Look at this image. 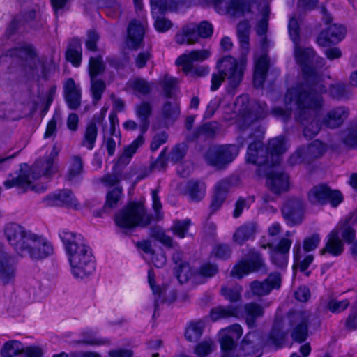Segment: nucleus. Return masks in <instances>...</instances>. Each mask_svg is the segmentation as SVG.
<instances>
[{"mask_svg": "<svg viewBox=\"0 0 357 357\" xmlns=\"http://www.w3.org/2000/svg\"><path fill=\"white\" fill-rule=\"evenodd\" d=\"M287 109L275 107L272 113L278 118L286 121L290 116L289 110L295 108L296 120L303 126V135L307 138L314 137L320 130L321 124L317 119V110L323 105L320 94L305 93L301 89H289L285 96Z\"/></svg>", "mask_w": 357, "mask_h": 357, "instance_id": "nucleus-1", "label": "nucleus"}, {"mask_svg": "<svg viewBox=\"0 0 357 357\" xmlns=\"http://www.w3.org/2000/svg\"><path fill=\"white\" fill-rule=\"evenodd\" d=\"M4 236L17 254L22 257H29L38 261L53 254V245L46 238L18 224H7L4 228Z\"/></svg>", "mask_w": 357, "mask_h": 357, "instance_id": "nucleus-2", "label": "nucleus"}, {"mask_svg": "<svg viewBox=\"0 0 357 357\" xmlns=\"http://www.w3.org/2000/svg\"><path fill=\"white\" fill-rule=\"evenodd\" d=\"M61 151L60 147L54 144L48 155L38 159L31 167L24 165L21 167L20 174L17 177L8 179L4 182L7 188L19 187L27 190H32L36 192H41L47 188V185L36 183L39 179L50 181L59 170L56 160Z\"/></svg>", "mask_w": 357, "mask_h": 357, "instance_id": "nucleus-3", "label": "nucleus"}, {"mask_svg": "<svg viewBox=\"0 0 357 357\" xmlns=\"http://www.w3.org/2000/svg\"><path fill=\"white\" fill-rule=\"evenodd\" d=\"M59 237L64 245L73 276L84 279L91 275L95 271V262L91 249L84 237L67 229L60 231Z\"/></svg>", "mask_w": 357, "mask_h": 357, "instance_id": "nucleus-4", "label": "nucleus"}, {"mask_svg": "<svg viewBox=\"0 0 357 357\" xmlns=\"http://www.w3.org/2000/svg\"><path fill=\"white\" fill-rule=\"evenodd\" d=\"M357 221V208L350 217L340 220L336 227L328 234L325 247L320 250L321 255L328 253L332 256H339L344 251V242L351 243L356 237V231L350 222Z\"/></svg>", "mask_w": 357, "mask_h": 357, "instance_id": "nucleus-5", "label": "nucleus"}, {"mask_svg": "<svg viewBox=\"0 0 357 357\" xmlns=\"http://www.w3.org/2000/svg\"><path fill=\"white\" fill-rule=\"evenodd\" d=\"M267 155L264 156L265 150L259 141L249 145L247 152V160L259 166L264 165H275L280 161V155L287 150L284 138L278 137L269 141Z\"/></svg>", "mask_w": 357, "mask_h": 357, "instance_id": "nucleus-6", "label": "nucleus"}, {"mask_svg": "<svg viewBox=\"0 0 357 357\" xmlns=\"http://www.w3.org/2000/svg\"><path fill=\"white\" fill-rule=\"evenodd\" d=\"M266 107L264 102L250 100L247 96H241L234 103L235 122L241 129H244L255 121L265 117L267 114Z\"/></svg>", "mask_w": 357, "mask_h": 357, "instance_id": "nucleus-7", "label": "nucleus"}, {"mask_svg": "<svg viewBox=\"0 0 357 357\" xmlns=\"http://www.w3.org/2000/svg\"><path fill=\"white\" fill-rule=\"evenodd\" d=\"M289 33L294 43V56L298 63L302 67V70L305 81H311L314 84L317 74L311 66V63L314 57V52L312 48L303 49L299 46V25L298 20L291 17L289 22Z\"/></svg>", "mask_w": 357, "mask_h": 357, "instance_id": "nucleus-8", "label": "nucleus"}, {"mask_svg": "<svg viewBox=\"0 0 357 357\" xmlns=\"http://www.w3.org/2000/svg\"><path fill=\"white\" fill-rule=\"evenodd\" d=\"M143 205L132 203L121 211L115 218L116 224L121 228L130 229L137 226L145 227L151 222Z\"/></svg>", "mask_w": 357, "mask_h": 357, "instance_id": "nucleus-9", "label": "nucleus"}, {"mask_svg": "<svg viewBox=\"0 0 357 357\" xmlns=\"http://www.w3.org/2000/svg\"><path fill=\"white\" fill-rule=\"evenodd\" d=\"M245 63L246 60L243 56L238 63L235 58L231 56H225L218 61V70L227 81L229 91L234 90L241 82Z\"/></svg>", "mask_w": 357, "mask_h": 357, "instance_id": "nucleus-10", "label": "nucleus"}, {"mask_svg": "<svg viewBox=\"0 0 357 357\" xmlns=\"http://www.w3.org/2000/svg\"><path fill=\"white\" fill-rule=\"evenodd\" d=\"M152 105L147 101H142L135 107V114L139 121V129L141 134L132 143L124 150L123 156L130 158L144 142L143 135L148 130L150 125V117L152 114Z\"/></svg>", "mask_w": 357, "mask_h": 357, "instance_id": "nucleus-11", "label": "nucleus"}, {"mask_svg": "<svg viewBox=\"0 0 357 357\" xmlns=\"http://www.w3.org/2000/svg\"><path fill=\"white\" fill-rule=\"evenodd\" d=\"M213 33L212 24L206 21L199 25L190 23L185 25L175 36L176 42L179 45H192L198 42L199 38H207Z\"/></svg>", "mask_w": 357, "mask_h": 357, "instance_id": "nucleus-12", "label": "nucleus"}, {"mask_svg": "<svg viewBox=\"0 0 357 357\" xmlns=\"http://www.w3.org/2000/svg\"><path fill=\"white\" fill-rule=\"evenodd\" d=\"M150 3L155 29L159 32L168 31L172 26V23L164 15L167 12L176 11L178 3L174 0H151Z\"/></svg>", "mask_w": 357, "mask_h": 357, "instance_id": "nucleus-13", "label": "nucleus"}, {"mask_svg": "<svg viewBox=\"0 0 357 357\" xmlns=\"http://www.w3.org/2000/svg\"><path fill=\"white\" fill-rule=\"evenodd\" d=\"M309 202L315 205H324L329 203L337 207L343 201V195L337 190H332L326 184L314 186L307 194Z\"/></svg>", "mask_w": 357, "mask_h": 357, "instance_id": "nucleus-14", "label": "nucleus"}, {"mask_svg": "<svg viewBox=\"0 0 357 357\" xmlns=\"http://www.w3.org/2000/svg\"><path fill=\"white\" fill-rule=\"evenodd\" d=\"M238 152L239 148L234 144L215 145L208 149L205 158L210 165L221 168L231 162Z\"/></svg>", "mask_w": 357, "mask_h": 357, "instance_id": "nucleus-15", "label": "nucleus"}, {"mask_svg": "<svg viewBox=\"0 0 357 357\" xmlns=\"http://www.w3.org/2000/svg\"><path fill=\"white\" fill-rule=\"evenodd\" d=\"M243 334L239 324H233L219 332V339L223 354L221 357H238L236 353V342Z\"/></svg>", "mask_w": 357, "mask_h": 357, "instance_id": "nucleus-16", "label": "nucleus"}, {"mask_svg": "<svg viewBox=\"0 0 357 357\" xmlns=\"http://www.w3.org/2000/svg\"><path fill=\"white\" fill-rule=\"evenodd\" d=\"M259 271H266L264 260L258 252H251L247 259H241L234 266L231 275L241 278L250 273Z\"/></svg>", "mask_w": 357, "mask_h": 357, "instance_id": "nucleus-17", "label": "nucleus"}, {"mask_svg": "<svg viewBox=\"0 0 357 357\" xmlns=\"http://www.w3.org/2000/svg\"><path fill=\"white\" fill-rule=\"evenodd\" d=\"M310 314L308 312L300 311L289 314V320L291 326V336L298 342H304L307 337V323Z\"/></svg>", "mask_w": 357, "mask_h": 357, "instance_id": "nucleus-18", "label": "nucleus"}, {"mask_svg": "<svg viewBox=\"0 0 357 357\" xmlns=\"http://www.w3.org/2000/svg\"><path fill=\"white\" fill-rule=\"evenodd\" d=\"M326 150V145L319 140L312 142L307 147L299 148L289 158L292 165L308 162L323 155Z\"/></svg>", "mask_w": 357, "mask_h": 357, "instance_id": "nucleus-19", "label": "nucleus"}, {"mask_svg": "<svg viewBox=\"0 0 357 357\" xmlns=\"http://www.w3.org/2000/svg\"><path fill=\"white\" fill-rule=\"evenodd\" d=\"M287 223L290 226L299 225L304 217V202L298 197L288 199L282 209Z\"/></svg>", "mask_w": 357, "mask_h": 357, "instance_id": "nucleus-20", "label": "nucleus"}, {"mask_svg": "<svg viewBox=\"0 0 357 357\" xmlns=\"http://www.w3.org/2000/svg\"><path fill=\"white\" fill-rule=\"evenodd\" d=\"M252 3L253 0H218L215 7L220 14L240 17L250 12Z\"/></svg>", "mask_w": 357, "mask_h": 357, "instance_id": "nucleus-21", "label": "nucleus"}, {"mask_svg": "<svg viewBox=\"0 0 357 357\" xmlns=\"http://www.w3.org/2000/svg\"><path fill=\"white\" fill-rule=\"evenodd\" d=\"M312 60L313 61L311 63V66L317 74V77L314 82V84L312 85L311 81H305L304 83H301L297 86L291 88V89H302L307 94H320V96H321L324 93L326 92V88L322 83V79L319 75L318 69L324 66L325 61L323 58L317 56L315 54Z\"/></svg>", "mask_w": 357, "mask_h": 357, "instance_id": "nucleus-22", "label": "nucleus"}, {"mask_svg": "<svg viewBox=\"0 0 357 357\" xmlns=\"http://www.w3.org/2000/svg\"><path fill=\"white\" fill-rule=\"evenodd\" d=\"M147 26L145 19L132 20L128 26L126 46L129 49L137 50L143 43L144 36Z\"/></svg>", "mask_w": 357, "mask_h": 357, "instance_id": "nucleus-23", "label": "nucleus"}, {"mask_svg": "<svg viewBox=\"0 0 357 357\" xmlns=\"http://www.w3.org/2000/svg\"><path fill=\"white\" fill-rule=\"evenodd\" d=\"M17 257L0 248V281L4 284L12 282L16 275Z\"/></svg>", "mask_w": 357, "mask_h": 357, "instance_id": "nucleus-24", "label": "nucleus"}, {"mask_svg": "<svg viewBox=\"0 0 357 357\" xmlns=\"http://www.w3.org/2000/svg\"><path fill=\"white\" fill-rule=\"evenodd\" d=\"M211 56L208 49L189 51L179 56L176 64L182 68V70L188 74L194 68V62H203Z\"/></svg>", "mask_w": 357, "mask_h": 357, "instance_id": "nucleus-25", "label": "nucleus"}, {"mask_svg": "<svg viewBox=\"0 0 357 357\" xmlns=\"http://www.w3.org/2000/svg\"><path fill=\"white\" fill-rule=\"evenodd\" d=\"M284 337L281 336L279 339L273 337V333L271 336L265 342L261 335L256 332H249L243 338L242 342V349L248 352H255L262 349L266 344L278 345Z\"/></svg>", "mask_w": 357, "mask_h": 357, "instance_id": "nucleus-26", "label": "nucleus"}, {"mask_svg": "<svg viewBox=\"0 0 357 357\" xmlns=\"http://www.w3.org/2000/svg\"><path fill=\"white\" fill-rule=\"evenodd\" d=\"M43 202L47 206H66L75 208L77 200L69 190H62L51 193L43 198Z\"/></svg>", "mask_w": 357, "mask_h": 357, "instance_id": "nucleus-27", "label": "nucleus"}, {"mask_svg": "<svg viewBox=\"0 0 357 357\" xmlns=\"http://www.w3.org/2000/svg\"><path fill=\"white\" fill-rule=\"evenodd\" d=\"M281 278L279 273H271L263 282L257 280L250 284V289L253 295L263 296L268 294L272 289H278L280 287Z\"/></svg>", "mask_w": 357, "mask_h": 357, "instance_id": "nucleus-28", "label": "nucleus"}, {"mask_svg": "<svg viewBox=\"0 0 357 357\" xmlns=\"http://www.w3.org/2000/svg\"><path fill=\"white\" fill-rule=\"evenodd\" d=\"M266 185L276 195L287 192L289 188V176L282 172L272 170L267 174Z\"/></svg>", "mask_w": 357, "mask_h": 357, "instance_id": "nucleus-29", "label": "nucleus"}, {"mask_svg": "<svg viewBox=\"0 0 357 357\" xmlns=\"http://www.w3.org/2000/svg\"><path fill=\"white\" fill-rule=\"evenodd\" d=\"M346 29L341 24H333L321 32L317 38V43L320 46H327L331 43L341 41L345 36Z\"/></svg>", "mask_w": 357, "mask_h": 357, "instance_id": "nucleus-30", "label": "nucleus"}, {"mask_svg": "<svg viewBox=\"0 0 357 357\" xmlns=\"http://www.w3.org/2000/svg\"><path fill=\"white\" fill-rule=\"evenodd\" d=\"M11 55L15 56L24 62L23 65L29 66L31 70H35L41 64L39 58L33 51L32 46L24 45L16 47L11 51Z\"/></svg>", "mask_w": 357, "mask_h": 357, "instance_id": "nucleus-31", "label": "nucleus"}, {"mask_svg": "<svg viewBox=\"0 0 357 357\" xmlns=\"http://www.w3.org/2000/svg\"><path fill=\"white\" fill-rule=\"evenodd\" d=\"M31 109L32 106L30 103H1L0 104V117L15 120L22 118Z\"/></svg>", "mask_w": 357, "mask_h": 357, "instance_id": "nucleus-32", "label": "nucleus"}, {"mask_svg": "<svg viewBox=\"0 0 357 357\" xmlns=\"http://www.w3.org/2000/svg\"><path fill=\"white\" fill-rule=\"evenodd\" d=\"M64 96L68 106L71 109H77L81 105V88L73 79H68L63 86Z\"/></svg>", "mask_w": 357, "mask_h": 357, "instance_id": "nucleus-33", "label": "nucleus"}, {"mask_svg": "<svg viewBox=\"0 0 357 357\" xmlns=\"http://www.w3.org/2000/svg\"><path fill=\"white\" fill-rule=\"evenodd\" d=\"M349 111L347 108L340 107L331 110L326 116L324 123L328 128H335L343 123L348 117Z\"/></svg>", "mask_w": 357, "mask_h": 357, "instance_id": "nucleus-34", "label": "nucleus"}, {"mask_svg": "<svg viewBox=\"0 0 357 357\" xmlns=\"http://www.w3.org/2000/svg\"><path fill=\"white\" fill-rule=\"evenodd\" d=\"M257 225L255 222H248L240 226L233 235V240L238 244L242 245L246 241L254 237Z\"/></svg>", "mask_w": 357, "mask_h": 357, "instance_id": "nucleus-35", "label": "nucleus"}, {"mask_svg": "<svg viewBox=\"0 0 357 357\" xmlns=\"http://www.w3.org/2000/svg\"><path fill=\"white\" fill-rule=\"evenodd\" d=\"M206 184L200 180H190L185 187V193L190 200L199 202L202 200L206 194Z\"/></svg>", "mask_w": 357, "mask_h": 357, "instance_id": "nucleus-36", "label": "nucleus"}, {"mask_svg": "<svg viewBox=\"0 0 357 357\" xmlns=\"http://www.w3.org/2000/svg\"><path fill=\"white\" fill-rule=\"evenodd\" d=\"M268 68V61L266 56H261L255 61V68L254 72V85L259 88L262 86L266 72Z\"/></svg>", "mask_w": 357, "mask_h": 357, "instance_id": "nucleus-37", "label": "nucleus"}, {"mask_svg": "<svg viewBox=\"0 0 357 357\" xmlns=\"http://www.w3.org/2000/svg\"><path fill=\"white\" fill-rule=\"evenodd\" d=\"M179 103L176 100L167 101L161 110V116L166 124L172 123L180 115Z\"/></svg>", "mask_w": 357, "mask_h": 357, "instance_id": "nucleus-38", "label": "nucleus"}, {"mask_svg": "<svg viewBox=\"0 0 357 357\" xmlns=\"http://www.w3.org/2000/svg\"><path fill=\"white\" fill-rule=\"evenodd\" d=\"M113 80V76H110L107 81H104L100 77L90 78V91L95 102H98L102 96L106 88L107 84H109Z\"/></svg>", "mask_w": 357, "mask_h": 357, "instance_id": "nucleus-39", "label": "nucleus"}, {"mask_svg": "<svg viewBox=\"0 0 357 357\" xmlns=\"http://www.w3.org/2000/svg\"><path fill=\"white\" fill-rule=\"evenodd\" d=\"M66 59L74 66L78 67L82 61V46L78 39L71 40L66 54Z\"/></svg>", "mask_w": 357, "mask_h": 357, "instance_id": "nucleus-40", "label": "nucleus"}, {"mask_svg": "<svg viewBox=\"0 0 357 357\" xmlns=\"http://www.w3.org/2000/svg\"><path fill=\"white\" fill-rule=\"evenodd\" d=\"M106 69L105 63L102 56H91L89 61L88 73L89 78L100 77L99 75L102 74Z\"/></svg>", "mask_w": 357, "mask_h": 357, "instance_id": "nucleus-41", "label": "nucleus"}, {"mask_svg": "<svg viewBox=\"0 0 357 357\" xmlns=\"http://www.w3.org/2000/svg\"><path fill=\"white\" fill-rule=\"evenodd\" d=\"M205 324L202 320L190 322L185 329V338L190 342L197 341L202 336Z\"/></svg>", "mask_w": 357, "mask_h": 357, "instance_id": "nucleus-42", "label": "nucleus"}, {"mask_svg": "<svg viewBox=\"0 0 357 357\" xmlns=\"http://www.w3.org/2000/svg\"><path fill=\"white\" fill-rule=\"evenodd\" d=\"M250 26L248 21L241 22L237 27V34L243 54H247L249 50V33Z\"/></svg>", "mask_w": 357, "mask_h": 357, "instance_id": "nucleus-43", "label": "nucleus"}, {"mask_svg": "<svg viewBox=\"0 0 357 357\" xmlns=\"http://www.w3.org/2000/svg\"><path fill=\"white\" fill-rule=\"evenodd\" d=\"M244 310L245 320L250 327L254 326L255 320L264 314L262 307L255 303H250L245 305Z\"/></svg>", "mask_w": 357, "mask_h": 357, "instance_id": "nucleus-44", "label": "nucleus"}, {"mask_svg": "<svg viewBox=\"0 0 357 357\" xmlns=\"http://www.w3.org/2000/svg\"><path fill=\"white\" fill-rule=\"evenodd\" d=\"M294 258L296 265L300 268L301 271H305L309 265L313 261V256L307 255L302 259V250L301 248V243L297 242L294 247Z\"/></svg>", "mask_w": 357, "mask_h": 357, "instance_id": "nucleus-45", "label": "nucleus"}, {"mask_svg": "<svg viewBox=\"0 0 357 357\" xmlns=\"http://www.w3.org/2000/svg\"><path fill=\"white\" fill-rule=\"evenodd\" d=\"M128 86L138 96H146L151 92V86L144 79H135L128 82Z\"/></svg>", "mask_w": 357, "mask_h": 357, "instance_id": "nucleus-46", "label": "nucleus"}, {"mask_svg": "<svg viewBox=\"0 0 357 357\" xmlns=\"http://www.w3.org/2000/svg\"><path fill=\"white\" fill-rule=\"evenodd\" d=\"M83 172V162L79 156L75 155L72 157L66 178L68 181H74L78 178Z\"/></svg>", "mask_w": 357, "mask_h": 357, "instance_id": "nucleus-47", "label": "nucleus"}, {"mask_svg": "<svg viewBox=\"0 0 357 357\" xmlns=\"http://www.w3.org/2000/svg\"><path fill=\"white\" fill-rule=\"evenodd\" d=\"M123 197V188L121 186H116L109 190L107 193L105 208H114L117 206L119 202Z\"/></svg>", "mask_w": 357, "mask_h": 357, "instance_id": "nucleus-48", "label": "nucleus"}, {"mask_svg": "<svg viewBox=\"0 0 357 357\" xmlns=\"http://www.w3.org/2000/svg\"><path fill=\"white\" fill-rule=\"evenodd\" d=\"M238 311L236 307H217L211 310V317L213 321L229 317H236Z\"/></svg>", "mask_w": 357, "mask_h": 357, "instance_id": "nucleus-49", "label": "nucleus"}, {"mask_svg": "<svg viewBox=\"0 0 357 357\" xmlns=\"http://www.w3.org/2000/svg\"><path fill=\"white\" fill-rule=\"evenodd\" d=\"M22 344L17 340L6 342L1 349L3 357H13L19 354H22Z\"/></svg>", "mask_w": 357, "mask_h": 357, "instance_id": "nucleus-50", "label": "nucleus"}, {"mask_svg": "<svg viewBox=\"0 0 357 357\" xmlns=\"http://www.w3.org/2000/svg\"><path fill=\"white\" fill-rule=\"evenodd\" d=\"M98 130L96 125L94 123H89L86 128L82 145L88 149L91 150L96 140Z\"/></svg>", "mask_w": 357, "mask_h": 357, "instance_id": "nucleus-51", "label": "nucleus"}, {"mask_svg": "<svg viewBox=\"0 0 357 357\" xmlns=\"http://www.w3.org/2000/svg\"><path fill=\"white\" fill-rule=\"evenodd\" d=\"M242 287L240 285L225 286L221 289V294L230 302L238 301L241 298Z\"/></svg>", "mask_w": 357, "mask_h": 357, "instance_id": "nucleus-52", "label": "nucleus"}, {"mask_svg": "<svg viewBox=\"0 0 357 357\" xmlns=\"http://www.w3.org/2000/svg\"><path fill=\"white\" fill-rule=\"evenodd\" d=\"M341 138L345 145L357 147V123L351 125L342 132Z\"/></svg>", "mask_w": 357, "mask_h": 357, "instance_id": "nucleus-53", "label": "nucleus"}, {"mask_svg": "<svg viewBox=\"0 0 357 357\" xmlns=\"http://www.w3.org/2000/svg\"><path fill=\"white\" fill-rule=\"evenodd\" d=\"M254 202L255 198L253 197H240L235 203L233 217L234 218H239L242 215L243 211L248 210Z\"/></svg>", "mask_w": 357, "mask_h": 357, "instance_id": "nucleus-54", "label": "nucleus"}, {"mask_svg": "<svg viewBox=\"0 0 357 357\" xmlns=\"http://www.w3.org/2000/svg\"><path fill=\"white\" fill-rule=\"evenodd\" d=\"M84 339L79 341V343L98 346L110 344L109 339L97 337L96 333L91 330L84 332Z\"/></svg>", "mask_w": 357, "mask_h": 357, "instance_id": "nucleus-55", "label": "nucleus"}, {"mask_svg": "<svg viewBox=\"0 0 357 357\" xmlns=\"http://www.w3.org/2000/svg\"><path fill=\"white\" fill-rule=\"evenodd\" d=\"M155 274L153 271V270H149L148 272V280L149 285L153 291V294L157 295V296L155 298V312L153 314V316L155 315V312L158 308V306L159 305V302H162L163 301L162 299V294L163 290L158 286L155 285Z\"/></svg>", "mask_w": 357, "mask_h": 357, "instance_id": "nucleus-56", "label": "nucleus"}, {"mask_svg": "<svg viewBox=\"0 0 357 357\" xmlns=\"http://www.w3.org/2000/svg\"><path fill=\"white\" fill-rule=\"evenodd\" d=\"M220 130V125L216 121H212L204 124L197 130L198 136H204L206 138L213 137Z\"/></svg>", "mask_w": 357, "mask_h": 357, "instance_id": "nucleus-57", "label": "nucleus"}, {"mask_svg": "<svg viewBox=\"0 0 357 357\" xmlns=\"http://www.w3.org/2000/svg\"><path fill=\"white\" fill-rule=\"evenodd\" d=\"M350 302L347 299L338 301L335 298H330L326 303V308L333 313H340L346 310Z\"/></svg>", "mask_w": 357, "mask_h": 357, "instance_id": "nucleus-58", "label": "nucleus"}, {"mask_svg": "<svg viewBox=\"0 0 357 357\" xmlns=\"http://www.w3.org/2000/svg\"><path fill=\"white\" fill-rule=\"evenodd\" d=\"M214 349V342L211 339H204L195 347V353L199 357H205Z\"/></svg>", "mask_w": 357, "mask_h": 357, "instance_id": "nucleus-59", "label": "nucleus"}, {"mask_svg": "<svg viewBox=\"0 0 357 357\" xmlns=\"http://www.w3.org/2000/svg\"><path fill=\"white\" fill-rule=\"evenodd\" d=\"M349 87L343 83L333 84L329 88L330 95L337 99H342L348 97Z\"/></svg>", "mask_w": 357, "mask_h": 357, "instance_id": "nucleus-60", "label": "nucleus"}, {"mask_svg": "<svg viewBox=\"0 0 357 357\" xmlns=\"http://www.w3.org/2000/svg\"><path fill=\"white\" fill-rule=\"evenodd\" d=\"M190 225V220L189 219L178 220L174 222L172 229L175 235L181 238H183L188 231Z\"/></svg>", "mask_w": 357, "mask_h": 357, "instance_id": "nucleus-61", "label": "nucleus"}, {"mask_svg": "<svg viewBox=\"0 0 357 357\" xmlns=\"http://www.w3.org/2000/svg\"><path fill=\"white\" fill-rule=\"evenodd\" d=\"M178 80L176 78L170 76H165L163 82V89L167 97H172L177 90Z\"/></svg>", "mask_w": 357, "mask_h": 357, "instance_id": "nucleus-62", "label": "nucleus"}, {"mask_svg": "<svg viewBox=\"0 0 357 357\" xmlns=\"http://www.w3.org/2000/svg\"><path fill=\"white\" fill-rule=\"evenodd\" d=\"M231 249L225 244H218L213 248L211 255L221 259H226L231 255Z\"/></svg>", "mask_w": 357, "mask_h": 357, "instance_id": "nucleus-63", "label": "nucleus"}, {"mask_svg": "<svg viewBox=\"0 0 357 357\" xmlns=\"http://www.w3.org/2000/svg\"><path fill=\"white\" fill-rule=\"evenodd\" d=\"M271 261L275 266L283 268L287 264L288 254L273 250L271 255Z\"/></svg>", "mask_w": 357, "mask_h": 357, "instance_id": "nucleus-64", "label": "nucleus"}]
</instances>
